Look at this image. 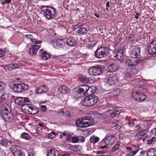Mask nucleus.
Here are the masks:
<instances>
[{"mask_svg":"<svg viewBox=\"0 0 156 156\" xmlns=\"http://www.w3.org/2000/svg\"><path fill=\"white\" fill-rule=\"evenodd\" d=\"M32 46L37 45V44H39L41 43V41H38L36 40L35 41H32Z\"/></svg>","mask_w":156,"mask_h":156,"instance_id":"46","label":"nucleus"},{"mask_svg":"<svg viewBox=\"0 0 156 156\" xmlns=\"http://www.w3.org/2000/svg\"><path fill=\"white\" fill-rule=\"evenodd\" d=\"M139 96L140 97L139 99H137L136 98V101L141 102L145 101L147 98L146 96L141 93H140V95H139Z\"/></svg>","mask_w":156,"mask_h":156,"instance_id":"27","label":"nucleus"},{"mask_svg":"<svg viewBox=\"0 0 156 156\" xmlns=\"http://www.w3.org/2000/svg\"><path fill=\"white\" fill-rule=\"evenodd\" d=\"M39 53V57L41 59L46 60L50 58V55L42 50H40Z\"/></svg>","mask_w":156,"mask_h":156,"instance_id":"14","label":"nucleus"},{"mask_svg":"<svg viewBox=\"0 0 156 156\" xmlns=\"http://www.w3.org/2000/svg\"><path fill=\"white\" fill-rule=\"evenodd\" d=\"M1 82L0 81V91H2L3 90L4 88L3 87L1 84Z\"/></svg>","mask_w":156,"mask_h":156,"instance_id":"58","label":"nucleus"},{"mask_svg":"<svg viewBox=\"0 0 156 156\" xmlns=\"http://www.w3.org/2000/svg\"><path fill=\"white\" fill-rule=\"evenodd\" d=\"M80 81L83 82L84 83H87L89 81V78H87L85 76H82L79 78Z\"/></svg>","mask_w":156,"mask_h":156,"instance_id":"32","label":"nucleus"},{"mask_svg":"<svg viewBox=\"0 0 156 156\" xmlns=\"http://www.w3.org/2000/svg\"><path fill=\"white\" fill-rule=\"evenodd\" d=\"M66 140L67 141H69V140H70L71 139V136L69 135V136H66Z\"/></svg>","mask_w":156,"mask_h":156,"instance_id":"57","label":"nucleus"},{"mask_svg":"<svg viewBox=\"0 0 156 156\" xmlns=\"http://www.w3.org/2000/svg\"><path fill=\"white\" fill-rule=\"evenodd\" d=\"M109 67L112 72H114L118 70L119 65L117 63L115 62L111 64Z\"/></svg>","mask_w":156,"mask_h":156,"instance_id":"22","label":"nucleus"},{"mask_svg":"<svg viewBox=\"0 0 156 156\" xmlns=\"http://www.w3.org/2000/svg\"><path fill=\"white\" fill-rule=\"evenodd\" d=\"M47 107L46 106L43 105L40 107V111L43 112H44L46 111Z\"/></svg>","mask_w":156,"mask_h":156,"instance_id":"47","label":"nucleus"},{"mask_svg":"<svg viewBox=\"0 0 156 156\" xmlns=\"http://www.w3.org/2000/svg\"><path fill=\"white\" fill-rule=\"evenodd\" d=\"M31 105L23 104L22 105L21 109L24 112L27 113Z\"/></svg>","mask_w":156,"mask_h":156,"instance_id":"23","label":"nucleus"},{"mask_svg":"<svg viewBox=\"0 0 156 156\" xmlns=\"http://www.w3.org/2000/svg\"><path fill=\"white\" fill-rule=\"evenodd\" d=\"M40 47V45H35L32 46L31 48L29 49L30 54L32 56L35 55Z\"/></svg>","mask_w":156,"mask_h":156,"instance_id":"17","label":"nucleus"},{"mask_svg":"<svg viewBox=\"0 0 156 156\" xmlns=\"http://www.w3.org/2000/svg\"><path fill=\"white\" fill-rule=\"evenodd\" d=\"M10 88L13 89L14 91L20 93L27 90L29 88V86L23 82L16 84L13 82L9 84Z\"/></svg>","mask_w":156,"mask_h":156,"instance_id":"3","label":"nucleus"},{"mask_svg":"<svg viewBox=\"0 0 156 156\" xmlns=\"http://www.w3.org/2000/svg\"><path fill=\"white\" fill-rule=\"evenodd\" d=\"M1 117L4 120L10 122L12 121L14 118L12 113L9 112L7 110H5L2 112Z\"/></svg>","mask_w":156,"mask_h":156,"instance_id":"9","label":"nucleus"},{"mask_svg":"<svg viewBox=\"0 0 156 156\" xmlns=\"http://www.w3.org/2000/svg\"><path fill=\"white\" fill-rule=\"evenodd\" d=\"M41 9L44 13V15L48 20H50L55 18V9L51 6H41Z\"/></svg>","mask_w":156,"mask_h":156,"instance_id":"2","label":"nucleus"},{"mask_svg":"<svg viewBox=\"0 0 156 156\" xmlns=\"http://www.w3.org/2000/svg\"><path fill=\"white\" fill-rule=\"evenodd\" d=\"M39 112V110L37 108L31 105L28 114L34 115L37 114Z\"/></svg>","mask_w":156,"mask_h":156,"instance_id":"18","label":"nucleus"},{"mask_svg":"<svg viewBox=\"0 0 156 156\" xmlns=\"http://www.w3.org/2000/svg\"><path fill=\"white\" fill-rule=\"evenodd\" d=\"M134 125V123L132 122H129L127 124H126L124 127L125 129L126 130V132H128L131 131L130 128L133 126Z\"/></svg>","mask_w":156,"mask_h":156,"instance_id":"24","label":"nucleus"},{"mask_svg":"<svg viewBox=\"0 0 156 156\" xmlns=\"http://www.w3.org/2000/svg\"><path fill=\"white\" fill-rule=\"evenodd\" d=\"M64 40L65 41V44L66 43L68 45L71 47H74L76 44V41L75 39L71 37H70L67 39L66 38L64 39Z\"/></svg>","mask_w":156,"mask_h":156,"instance_id":"15","label":"nucleus"},{"mask_svg":"<svg viewBox=\"0 0 156 156\" xmlns=\"http://www.w3.org/2000/svg\"><path fill=\"white\" fill-rule=\"evenodd\" d=\"M71 155L70 154L69 152H67L62 154L61 156H69Z\"/></svg>","mask_w":156,"mask_h":156,"instance_id":"56","label":"nucleus"},{"mask_svg":"<svg viewBox=\"0 0 156 156\" xmlns=\"http://www.w3.org/2000/svg\"><path fill=\"white\" fill-rule=\"evenodd\" d=\"M104 70V68L101 66L97 65L90 67L88 69V73L92 76L99 75L103 73Z\"/></svg>","mask_w":156,"mask_h":156,"instance_id":"6","label":"nucleus"},{"mask_svg":"<svg viewBox=\"0 0 156 156\" xmlns=\"http://www.w3.org/2000/svg\"><path fill=\"white\" fill-rule=\"evenodd\" d=\"M20 147L16 145H12L11 147V151L13 154L20 150Z\"/></svg>","mask_w":156,"mask_h":156,"instance_id":"26","label":"nucleus"},{"mask_svg":"<svg viewBox=\"0 0 156 156\" xmlns=\"http://www.w3.org/2000/svg\"><path fill=\"white\" fill-rule=\"evenodd\" d=\"M126 65L129 66H134V60L131 59L127 60L125 62Z\"/></svg>","mask_w":156,"mask_h":156,"instance_id":"34","label":"nucleus"},{"mask_svg":"<svg viewBox=\"0 0 156 156\" xmlns=\"http://www.w3.org/2000/svg\"><path fill=\"white\" fill-rule=\"evenodd\" d=\"M120 146V145L119 144H117L112 147V151L113 152H114L118 149L119 148Z\"/></svg>","mask_w":156,"mask_h":156,"instance_id":"40","label":"nucleus"},{"mask_svg":"<svg viewBox=\"0 0 156 156\" xmlns=\"http://www.w3.org/2000/svg\"><path fill=\"white\" fill-rule=\"evenodd\" d=\"M114 111V112H115V113H116V115H119L120 113V112L119 111L117 110H115Z\"/></svg>","mask_w":156,"mask_h":156,"instance_id":"61","label":"nucleus"},{"mask_svg":"<svg viewBox=\"0 0 156 156\" xmlns=\"http://www.w3.org/2000/svg\"><path fill=\"white\" fill-rule=\"evenodd\" d=\"M5 55V54L3 53L0 52V57H3Z\"/></svg>","mask_w":156,"mask_h":156,"instance_id":"63","label":"nucleus"},{"mask_svg":"<svg viewBox=\"0 0 156 156\" xmlns=\"http://www.w3.org/2000/svg\"><path fill=\"white\" fill-rule=\"evenodd\" d=\"M9 143L11 144V142L10 141L8 142L6 141L3 140L0 141V144L3 146H7L8 145Z\"/></svg>","mask_w":156,"mask_h":156,"instance_id":"39","label":"nucleus"},{"mask_svg":"<svg viewBox=\"0 0 156 156\" xmlns=\"http://www.w3.org/2000/svg\"><path fill=\"white\" fill-rule=\"evenodd\" d=\"M114 57L119 60H122L123 58L124 55L122 50L118 51Z\"/></svg>","mask_w":156,"mask_h":156,"instance_id":"21","label":"nucleus"},{"mask_svg":"<svg viewBox=\"0 0 156 156\" xmlns=\"http://www.w3.org/2000/svg\"><path fill=\"white\" fill-rule=\"evenodd\" d=\"M107 145H104L103 146H101L100 147V149H103L104 148H105L107 147Z\"/></svg>","mask_w":156,"mask_h":156,"instance_id":"59","label":"nucleus"},{"mask_svg":"<svg viewBox=\"0 0 156 156\" xmlns=\"http://www.w3.org/2000/svg\"><path fill=\"white\" fill-rule=\"evenodd\" d=\"M147 154L148 156H155L156 155V151L154 149L151 148L150 149Z\"/></svg>","mask_w":156,"mask_h":156,"instance_id":"31","label":"nucleus"},{"mask_svg":"<svg viewBox=\"0 0 156 156\" xmlns=\"http://www.w3.org/2000/svg\"><path fill=\"white\" fill-rule=\"evenodd\" d=\"M125 136V134L124 133H120L119 134V139H123Z\"/></svg>","mask_w":156,"mask_h":156,"instance_id":"51","label":"nucleus"},{"mask_svg":"<svg viewBox=\"0 0 156 156\" xmlns=\"http://www.w3.org/2000/svg\"><path fill=\"white\" fill-rule=\"evenodd\" d=\"M114 111V112H115V113H116V115H119L120 113V112L119 111L117 110H115Z\"/></svg>","mask_w":156,"mask_h":156,"instance_id":"60","label":"nucleus"},{"mask_svg":"<svg viewBox=\"0 0 156 156\" xmlns=\"http://www.w3.org/2000/svg\"><path fill=\"white\" fill-rule=\"evenodd\" d=\"M20 136L22 138L25 139L27 140H30L31 137L28 134L25 132L23 133Z\"/></svg>","mask_w":156,"mask_h":156,"instance_id":"30","label":"nucleus"},{"mask_svg":"<svg viewBox=\"0 0 156 156\" xmlns=\"http://www.w3.org/2000/svg\"><path fill=\"white\" fill-rule=\"evenodd\" d=\"M8 66L11 68L15 69L19 67V65L17 63H12V64H9L8 65Z\"/></svg>","mask_w":156,"mask_h":156,"instance_id":"38","label":"nucleus"},{"mask_svg":"<svg viewBox=\"0 0 156 156\" xmlns=\"http://www.w3.org/2000/svg\"><path fill=\"white\" fill-rule=\"evenodd\" d=\"M51 43L54 47L56 49L62 48L65 44L64 39L55 40L51 41Z\"/></svg>","mask_w":156,"mask_h":156,"instance_id":"8","label":"nucleus"},{"mask_svg":"<svg viewBox=\"0 0 156 156\" xmlns=\"http://www.w3.org/2000/svg\"><path fill=\"white\" fill-rule=\"evenodd\" d=\"M48 88L45 86H40L36 90V92L38 94H41L42 93H45L48 92Z\"/></svg>","mask_w":156,"mask_h":156,"instance_id":"20","label":"nucleus"},{"mask_svg":"<svg viewBox=\"0 0 156 156\" xmlns=\"http://www.w3.org/2000/svg\"><path fill=\"white\" fill-rule=\"evenodd\" d=\"M112 126L113 127H116L115 129H119L121 128L120 126L118 124L115 123L112 124Z\"/></svg>","mask_w":156,"mask_h":156,"instance_id":"49","label":"nucleus"},{"mask_svg":"<svg viewBox=\"0 0 156 156\" xmlns=\"http://www.w3.org/2000/svg\"><path fill=\"white\" fill-rule=\"evenodd\" d=\"M94 121L92 118L89 117L78 119L76 121V125L77 127L85 128L88 127L93 124Z\"/></svg>","mask_w":156,"mask_h":156,"instance_id":"1","label":"nucleus"},{"mask_svg":"<svg viewBox=\"0 0 156 156\" xmlns=\"http://www.w3.org/2000/svg\"><path fill=\"white\" fill-rule=\"evenodd\" d=\"M134 66H136L140 64L143 62V60L141 59H139L138 60H134Z\"/></svg>","mask_w":156,"mask_h":156,"instance_id":"44","label":"nucleus"},{"mask_svg":"<svg viewBox=\"0 0 156 156\" xmlns=\"http://www.w3.org/2000/svg\"><path fill=\"white\" fill-rule=\"evenodd\" d=\"M139 15H140L139 13H136V15L135 16V18L136 19H138L139 18L138 16Z\"/></svg>","mask_w":156,"mask_h":156,"instance_id":"62","label":"nucleus"},{"mask_svg":"<svg viewBox=\"0 0 156 156\" xmlns=\"http://www.w3.org/2000/svg\"><path fill=\"white\" fill-rule=\"evenodd\" d=\"M47 156H55V151L53 148H51L48 153Z\"/></svg>","mask_w":156,"mask_h":156,"instance_id":"35","label":"nucleus"},{"mask_svg":"<svg viewBox=\"0 0 156 156\" xmlns=\"http://www.w3.org/2000/svg\"><path fill=\"white\" fill-rule=\"evenodd\" d=\"M65 114L66 115V116L67 117L70 116V115L68 112H66L65 113Z\"/></svg>","mask_w":156,"mask_h":156,"instance_id":"64","label":"nucleus"},{"mask_svg":"<svg viewBox=\"0 0 156 156\" xmlns=\"http://www.w3.org/2000/svg\"><path fill=\"white\" fill-rule=\"evenodd\" d=\"M58 91L62 94H68L69 92V89L65 86H60L58 89Z\"/></svg>","mask_w":156,"mask_h":156,"instance_id":"19","label":"nucleus"},{"mask_svg":"<svg viewBox=\"0 0 156 156\" xmlns=\"http://www.w3.org/2000/svg\"><path fill=\"white\" fill-rule=\"evenodd\" d=\"M92 91V89L91 87H89L87 85V89L86 91V95H87L88 96L90 95H92V94L95 92L94 91Z\"/></svg>","mask_w":156,"mask_h":156,"instance_id":"29","label":"nucleus"},{"mask_svg":"<svg viewBox=\"0 0 156 156\" xmlns=\"http://www.w3.org/2000/svg\"><path fill=\"white\" fill-rule=\"evenodd\" d=\"M14 156H24L22 152L20 150L13 154Z\"/></svg>","mask_w":156,"mask_h":156,"instance_id":"43","label":"nucleus"},{"mask_svg":"<svg viewBox=\"0 0 156 156\" xmlns=\"http://www.w3.org/2000/svg\"><path fill=\"white\" fill-rule=\"evenodd\" d=\"M120 89L119 88L116 89L114 90L113 92V95H117L120 92Z\"/></svg>","mask_w":156,"mask_h":156,"instance_id":"42","label":"nucleus"},{"mask_svg":"<svg viewBox=\"0 0 156 156\" xmlns=\"http://www.w3.org/2000/svg\"><path fill=\"white\" fill-rule=\"evenodd\" d=\"M126 149L127 150L126 152L127 156H132L135 155L139 151L138 149L136 151H133V149L130 147H127Z\"/></svg>","mask_w":156,"mask_h":156,"instance_id":"16","label":"nucleus"},{"mask_svg":"<svg viewBox=\"0 0 156 156\" xmlns=\"http://www.w3.org/2000/svg\"><path fill=\"white\" fill-rule=\"evenodd\" d=\"M107 83L110 85L115 84V82L117 81V77L115 74H111L107 77Z\"/></svg>","mask_w":156,"mask_h":156,"instance_id":"10","label":"nucleus"},{"mask_svg":"<svg viewBox=\"0 0 156 156\" xmlns=\"http://www.w3.org/2000/svg\"><path fill=\"white\" fill-rule=\"evenodd\" d=\"M99 140V138L95 136H93L91 137L90 140L93 143H95L98 142Z\"/></svg>","mask_w":156,"mask_h":156,"instance_id":"36","label":"nucleus"},{"mask_svg":"<svg viewBox=\"0 0 156 156\" xmlns=\"http://www.w3.org/2000/svg\"><path fill=\"white\" fill-rule=\"evenodd\" d=\"M87 87V85H81L79 87H76V89L78 93L83 94V95L86 96Z\"/></svg>","mask_w":156,"mask_h":156,"instance_id":"13","label":"nucleus"},{"mask_svg":"<svg viewBox=\"0 0 156 156\" xmlns=\"http://www.w3.org/2000/svg\"><path fill=\"white\" fill-rule=\"evenodd\" d=\"M148 51L151 55H153L156 53V48L153 45L150 44L148 48Z\"/></svg>","mask_w":156,"mask_h":156,"instance_id":"25","label":"nucleus"},{"mask_svg":"<svg viewBox=\"0 0 156 156\" xmlns=\"http://www.w3.org/2000/svg\"><path fill=\"white\" fill-rule=\"evenodd\" d=\"M140 49L139 48H133L131 53V56L133 58H138L140 55Z\"/></svg>","mask_w":156,"mask_h":156,"instance_id":"12","label":"nucleus"},{"mask_svg":"<svg viewBox=\"0 0 156 156\" xmlns=\"http://www.w3.org/2000/svg\"><path fill=\"white\" fill-rule=\"evenodd\" d=\"M72 142L73 143H76L79 142V138L76 136L73 137L71 139Z\"/></svg>","mask_w":156,"mask_h":156,"instance_id":"45","label":"nucleus"},{"mask_svg":"<svg viewBox=\"0 0 156 156\" xmlns=\"http://www.w3.org/2000/svg\"><path fill=\"white\" fill-rule=\"evenodd\" d=\"M146 130H140L136 132L135 135L136 136L139 135L140 136H144L146 134Z\"/></svg>","mask_w":156,"mask_h":156,"instance_id":"37","label":"nucleus"},{"mask_svg":"<svg viewBox=\"0 0 156 156\" xmlns=\"http://www.w3.org/2000/svg\"><path fill=\"white\" fill-rule=\"evenodd\" d=\"M29 101V99L26 98L17 97L15 100L16 104L22 105L24 103Z\"/></svg>","mask_w":156,"mask_h":156,"instance_id":"11","label":"nucleus"},{"mask_svg":"<svg viewBox=\"0 0 156 156\" xmlns=\"http://www.w3.org/2000/svg\"><path fill=\"white\" fill-rule=\"evenodd\" d=\"M69 132L68 131H65L63 133L62 135L64 136H67L69 135Z\"/></svg>","mask_w":156,"mask_h":156,"instance_id":"50","label":"nucleus"},{"mask_svg":"<svg viewBox=\"0 0 156 156\" xmlns=\"http://www.w3.org/2000/svg\"><path fill=\"white\" fill-rule=\"evenodd\" d=\"M116 113L114 111L110 114V116L111 117L113 118H114L116 116Z\"/></svg>","mask_w":156,"mask_h":156,"instance_id":"54","label":"nucleus"},{"mask_svg":"<svg viewBox=\"0 0 156 156\" xmlns=\"http://www.w3.org/2000/svg\"><path fill=\"white\" fill-rule=\"evenodd\" d=\"M156 141V137H153L151 139L148 140L147 144L149 145L151 144L153 142Z\"/></svg>","mask_w":156,"mask_h":156,"instance_id":"41","label":"nucleus"},{"mask_svg":"<svg viewBox=\"0 0 156 156\" xmlns=\"http://www.w3.org/2000/svg\"><path fill=\"white\" fill-rule=\"evenodd\" d=\"M116 140V138L114 135H107L101 141L102 144L105 143L106 145L113 144Z\"/></svg>","mask_w":156,"mask_h":156,"instance_id":"7","label":"nucleus"},{"mask_svg":"<svg viewBox=\"0 0 156 156\" xmlns=\"http://www.w3.org/2000/svg\"><path fill=\"white\" fill-rule=\"evenodd\" d=\"M77 32L80 34L83 35L86 34L87 32V30L85 27H82L77 30Z\"/></svg>","mask_w":156,"mask_h":156,"instance_id":"28","label":"nucleus"},{"mask_svg":"<svg viewBox=\"0 0 156 156\" xmlns=\"http://www.w3.org/2000/svg\"><path fill=\"white\" fill-rule=\"evenodd\" d=\"M151 44L153 45L154 47L156 48V40H153Z\"/></svg>","mask_w":156,"mask_h":156,"instance_id":"55","label":"nucleus"},{"mask_svg":"<svg viewBox=\"0 0 156 156\" xmlns=\"http://www.w3.org/2000/svg\"><path fill=\"white\" fill-rule=\"evenodd\" d=\"M98 101V97L94 95L86 96V98L82 101L83 105L85 106H90L96 103Z\"/></svg>","mask_w":156,"mask_h":156,"instance_id":"4","label":"nucleus"},{"mask_svg":"<svg viewBox=\"0 0 156 156\" xmlns=\"http://www.w3.org/2000/svg\"><path fill=\"white\" fill-rule=\"evenodd\" d=\"M80 27V25L79 24H77L74 25L73 28V29L74 30H75L77 28H79Z\"/></svg>","mask_w":156,"mask_h":156,"instance_id":"53","label":"nucleus"},{"mask_svg":"<svg viewBox=\"0 0 156 156\" xmlns=\"http://www.w3.org/2000/svg\"><path fill=\"white\" fill-rule=\"evenodd\" d=\"M140 93L139 92H133L131 96L133 99L136 101V98L137 99H139V95H140Z\"/></svg>","mask_w":156,"mask_h":156,"instance_id":"33","label":"nucleus"},{"mask_svg":"<svg viewBox=\"0 0 156 156\" xmlns=\"http://www.w3.org/2000/svg\"><path fill=\"white\" fill-rule=\"evenodd\" d=\"M26 38L27 39H30L31 41H32V38H33V36L31 34H27L25 35Z\"/></svg>","mask_w":156,"mask_h":156,"instance_id":"48","label":"nucleus"},{"mask_svg":"<svg viewBox=\"0 0 156 156\" xmlns=\"http://www.w3.org/2000/svg\"><path fill=\"white\" fill-rule=\"evenodd\" d=\"M147 91V90L145 88H141L140 89V91L139 92H141L143 93L144 92H146Z\"/></svg>","mask_w":156,"mask_h":156,"instance_id":"52","label":"nucleus"},{"mask_svg":"<svg viewBox=\"0 0 156 156\" xmlns=\"http://www.w3.org/2000/svg\"><path fill=\"white\" fill-rule=\"evenodd\" d=\"M109 53V48L103 47L97 49L95 52V55L97 58H102L107 56Z\"/></svg>","mask_w":156,"mask_h":156,"instance_id":"5","label":"nucleus"}]
</instances>
